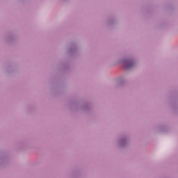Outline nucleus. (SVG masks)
Returning <instances> with one entry per match:
<instances>
[{
	"label": "nucleus",
	"instance_id": "1",
	"mask_svg": "<svg viewBox=\"0 0 178 178\" xmlns=\"http://www.w3.org/2000/svg\"><path fill=\"white\" fill-rule=\"evenodd\" d=\"M133 65H134V63H133L131 61H127L126 63V67H131V66H133Z\"/></svg>",
	"mask_w": 178,
	"mask_h": 178
}]
</instances>
